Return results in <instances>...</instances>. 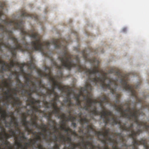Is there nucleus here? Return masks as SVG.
Segmentation results:
<instances>
[{"instance_id": "a19ab883", "label": "nucleus", "mask_w": 149, "mask_h": 149, "mask_svg": "<svg viewBox=\"0 0 149 149\" xmlns=\"http://www.w3.org/2000/svg\"><path fill=\"white\" fill-rule=\"evenodd\" d=\"M95 148V146L93 145V146H90V148H88L87 147H86V148H85L84 149H94Z\"/></svg>"}, {"instance_id": "dca6fc26", "label": "nucleus", "mask_w": 149, "mask_h": 149, "mask_svg": "<svg viewBox=\"0 0 149 149\" xmlns=\"http://www.w3.org/2000/svg\"><path fill=\"white\" fill-rule=\"evenodd\" d=\"M24 77L26 79L25 82H28L29 83L30 82H31L32 84V82H33L31 80V79L32 78V74L31 73H27L26 76H24Z\"/></svg>"}, {"instance_id": "1a4fd4ad", "label": "nucleus", "mask_w": 149, "mask_h": 149, "mask_svg": "<svg viewBox=\"0 0 149 149\" xmlns=\"http://www.w3.org/2000/svg\"><path fill=\"white\" fill-rule=\"evenodd\" d=\"M22 125L24 126L26 131L29 134L30 133L35 134L36 133V132H34L33 129L32 128H30L29 126V123L30 121L26 120L27 116H29L27 113V111L22 113Z\"/></svg>"}, {"instance_id": "58836bf2", "label": "nucleus", "mask_w": 149, "mask_h": 149, "mask_svg": "<svg viewBox=\"0 0 149 149\" xmlns=\"http://www.w3.org/2000/svg\"><path fill=\"white\" fill-rule=\"evenodd\" d=\"M25 84H24V86H25L24 87V88H25V87H26L27 88H28V87H29V83H28V82H25ZM24 88H22V89H24Z\"/></svg>"}, {"instance_id": "2eb2a0df", "label": "nucleus", "mask_w": 149, "mask_h": 149, "mask_svg": "<svg viewBox=\"0 0 149 149\" xmlns=\"http://www.w3.org/2000/svg\"><path fill=\"white\" fill-rule=\"evenodd\" d=\"M26 139V137L25 136V135L19 136L18 138V141H15V144L16 145H17L18 147H20L21 148H23V146L21 143V141H22L21 139Z\"/></svg>"}, {"instance_id": "f257e3e1", "label": "nucleus", "mask_w": 149, "mask_h": 149, "mask_svg": "<svg viewBox=\"0 0 149 149\" xmlns=\"http://www.w3.org/2000/svg\"><path fill=\"white\" fill-rule=\"evenodd\" d=\"M68 43H32L31 51L39 50L43 55L50 59L52 65L59 71V75L57 76V82L54 83L57 88L61 91V93L65 94V97L63 101L67 104L66 106L70 110H68L69 115L73 110L72 107L74 104L72 102L70 96L71 94V88L68 86H63L61 80L63 77L62 70L66 68L70 70L72 68H77L79 72L84 71L88 77L86 86L81 88L79 93L74 98L76 100V105L81 108L86 110L94 115L91 112L95 106L97 109L96 104L100 103V101L105 96L103 95L99 97L98 99H93V95L89 92L93 89V85L97 86L100 85L102 88L109 89L112 94H114L116 85L115 80L107 76L109 70L112 68L118 69L113 67L110 68L107 72H105L99 68L100 61L95 57L90 58L86 53V50L84 49L81 52L83 57L86 62L91 63L93 68L88 69L85 65L80 63V58L78 55L72 56L69 52L67 48ZM97 110L98 111L97 109ZM95 116V115H94Z\"/></svg>"}, {"instance_id": "bb28decb", "label": "nucleus", "mask_w": 149, "mask_h": 149, "mask_svg": "<svg viewBox=\"0 0 149 149\" xmlns=\"http://www.w3.org/2000/svg\"><path fill=\"white\" fill-rule=\"evenodd\" d=\"M13 123H14L15 126V127L16 128V127H19V125L18 123V122L17 121V120L16 118L15 117H14L13 118Z\"/></svg>"}, {"instance_id": "20e7f679", "label": "nucleus", "mask_w": 149, "mask_h": 149, "mask_svg": "<svg viewBox=\"0 0 149 149\" xmlns=\"http://www.w3.org/2000/svg\"><path fill=\"white\" fill-rule=\"evenodd\" d=\"M5 9L7 11L6 4L5 2L0 1V18L4 14L3 10ZM2 23L4 24H0V34L3 36L2 38L0 39V51H2V48H6L9 50V18L6 17L4 20H2ZM0 65H2L1 67V72L3 71H9V63L1 60L0 58Z\"/></svg>"}, {"instance_id": "8fccbe9b", "label": "nucleus", "mask_w": 149, "mask_h": 149, "mask_svg": "<svg viewBox=\"0 0 149 149\" xmlns=\"http://www.w3.org/2000/svg\"><path fill=\"white\" fill-rule=\"evenodd\" d=\"M122 146H124L125 147H128L129 146L128 145H127L126 143H124L123 144V145Z\"/></svg>"}, {"instance_id": "c03bdc74", "label": "nucleus", "mask_w": 149, "mask_h": 149, "mask_svg": "<svg viewBox=\"0 0 149 149\" xmlns=\"http://www.w3.org/2000/svg\"><path fill=\"white\" fill-rule=\"evenodd\" d=\"M89 50L90 51V52H94L95 54L97 53V52L96 51V50H95L94 49H89Z\"/></svg>"}, {"instance_id": "ea45409f", "label": "nucleus", "mask_w": 149, "mask_h": 149, "mask_svg": "<svg viewBox=\"0 0 149 149\" xmlns=\"http://www.w3.org/2000/svg\"><path fill=\"white\" fill-rule=\"evenodd\" d=\"M70 133H72V134H73V135H74L76 136L78 135L77 134V133L75 131V130L73 131L72 130V132Z\"/></svg>"}, {"instance_id": "69168bd1", "label": "nucleus", "mask_w": 149, "mask_h": 149, "mask_svg": "<svg viewBox=\"0 0 149 149\" xmlns=\"http://www.w3.org/2000/svg\"><path fill=\"white\" fill-rule=\"evenodd\" d=\"M101 52H102V53H103V52L101 51Z\"/></svg>"}, {"instance_id": "864d4df0", "label": "nucleus", "mask_w": 149, "mask_h": 149, "mask_svg": "<svg viewBox=\"0 0 149 149\" xmlns=\"http://www.w3.org/2000/svg\"><path fill=\"white\" fill-rule=\"evenodd\" d=\"M42 134V132H39L37 134L39 135L40 136Z\"/></svg>"}, {"instance_id": "bf43d9fd", "label": "nucleus", "mask_w": 149, "mask_h": 149, "mask_svg": "<svg viewBox=\"0 0 149 149\" xmlns=\"http://www.w3.org/2000/svg\"><path fill=\"white\" fill-rule=\"evenodd\" d=\"M1 134L0 133V135H1ZM0 139H2V137H1L0 136Z\"/></svg>"}, {"instance_id": "393cba45", "label": "nucleus", "mask_w": 149, "mask_h": 149, "mask_svg": "<svg viewBox=\"0 0 149 149\" xmlns=\"http://www.w3.org/2000/svg\"><path fill=\"white\" fill-rule=\"evenodd\" d=\"M58 116V118H60L62 119H65L67 120L68 118V117L66 116L65 113H62L61 115L59 116V114Z\"/></svg>"}, {"instance_id": "4c0bfd02", "label": "nucleus", "mask_w": 149, "mask_h": 149, "mask_svg": "<svg viewBox=\"0 0 149 149\" xmlns=\"http://www.w3.org/2000/svg\"><path fill=\"white\" fill-rule=\"evenodd\" d=\"M118 142L117 141V144H118ZM113 145V149H116V148H115V146H114L113 145H114V144H112ZM103 149H109V148L108 147V146H105L104 147V148H103Z\"/></svg>"}, {"instance_id": "5fc2aeb1", "label": "nucleus", "mask_w": 149, "mask_h": 149, "mask_svg": "<svg viewBox=\"0 0 149 149\" xmlns=\"http://www.w3.org/2000/svg\"><path fill=\"white\" fill-rule=\"evenodd\" d=\"M79 132H81V133H83V130L82 129H80Z\"/></svg>"}, {"instance_id": "052dcab7", "label": "nucleus", "mask_w": 149, "mask_h": 149, "mask_svg": "<svg viewBox=\"0 0 149 149\" xmlns=\"http://www.w3.org/2000/svg\"><path fill=\"white\" fill-rule=\"evenodd\" d=\"M146 144L149 147V145H148V143H147V141H146Z\"/></svg>"}, {"instance_id": "f03ea898", "label": "nucleus", "mask_w": 149, "mask_h": 149, "mask_svg": "<svg viewBox=\"0 0 149 149\" xmlns=\"http://www.w3.org/2000/svg\"><path fill=\"white\" fill-rule=\"evenodd\" d=\"M116 84V100L113 104L110 102L108 97L104 96L100 102L102 111H97L95 106L91 112L93 115H101L105 127L108 123L112 125L118 124L121 130L129 132L130 136L133 140L132 144L130 145L132 149H139L136 146L142 144L145 149H149L146 139L139 141L136 139L143 131L149 133V105L144 98L139 97L135 90L141 83L134 86L128 82ZM115 148L120 149L116 146Z\"/></svg>"}, {"instance_id": "338daca9", "label": "nucleus", "mask_w": 149, "mask_h": 149, "mask_svg": "<svg viewBox=\"0 0 149 149\" xmlns=\"http://www.w3.org/2000/svg\"><path fill=\"white\" fill-rule=\"evenodd\" d=\"M6 104H7V102H6Z\"/></svg>"}, {"instance_id": "09e8293b", "label": "nucleus", "mask_w": 149, "mask_h": 149, "mask_svg": "<svg viewBox=\"0 0 149 149\" xmlns=\"http://www.w3.org/2000/svg\"><path fill=\"white\" fill-rule=\"evenodd\" d=\"M11 90H13L15 91H17H17H18V90H17V87H15L14 88L11 89Z\"/></svg>"}, {"instance_id": "49530a36", "label": "nucleus", "mask_w": 149, "mask_h": 149, "mask_svg": "<svg viewBox=\"0 0 149 149\" xmlns=\"http://www.w3.org/2000/svg\"><path fill=\"white\" fill-rule=\"evenodd\" d=\"M15 132L16 131H18L19 133H20V131H21L20 129H19L18 127L15 128Z\"/></svg>"}, {"instance_id": "c756f323", "label": "nucleus", "mask_w": 149, "mask_h": 149, "mask_svg": "<svg viewBox=\"0 0 149 149\" xmlns=\"http://www.w3.org/2000/svg\"><path fill=\"white\" fill-rule=\"evenodd\" d=\"M55 143V146L53 147V149H59V146L60 144H58L56 142H54Z\"/></svg>"}, {"instance_id": "412c9836", "label": "nucleus", "mask_w": 149, "mask_h": 149, "mask_svg": "<svg viewBox=\"0 0 149 149\" xmlns=\"http://www.w3.org/2000/svg\"><path fill=\"white\" fill-rule=\"evenodd\" d=\"M70 134L69 133H68L67 134V137H66V139H65V143L66 142H67V143L68 144H70V143H71L72 139V138L70 136Z\"/></svg>"}, {"instance_id": "7ed1b4c3", "label": "nucleus", "mask_w": 149, "mask_h": 149, "mask_svg": "<svg viewBox=\"0 0 149 149\" xmlns=\"http://www.w3.org/2000/svg\"><path fill=\"white\" fill-rule=\"evenodd\" d=\"M21 47L22 48V50L20 49H17V50H19L21 52L26 51L28 52L30 55L31 60L30 61L27 62V63H20L17 62H16V57H15V59H13L15 63L14 67L15 66H17L20 68V70L21 72L24 74V73L23 68L25 66H26L29 69L31 70L36 69L38 75L40 77H45L46 78L48 79L49 80L52 82V88H47L46 94L47 96H48L49 97H50L53 94L54 96V97L52 98V100H50L49 102H47L46 100H44L43 102L46 108H49L52 107L54 109L52 112H49L48 114H45V116L47 118V120L49 121V125H50V123H51L52 124H57V123L55 120L52 119L51 118L52 114L58 115L61 109L60 107H58L57 106V103L56 101L58 99L59 96L58 94L55 91V89L57 88H56V86H54V82H57V76L53 75L51 71L52 67H49L47 65L45 66V70L47 72V73H46V72L42 71L40 69L36 68V65L34 63V59L32 57L31 55L33 52L37 51V50H34L33 51H31L30 50V48L31 47Z\"/></svg>"}, {"instance_id": "b1692460", "label": "nucleus", "mask_w": 149, "mask_h": 149, "mask_svg": "<svg viewBox=\"0 0 149 149\" xmlns=\"http://www.w3.org/2000/svg\"><path fill=\"white\" fill-rule=\"evenodd\" d=\"M68 121V119L67 120L65 119H62V120L60 122V124L61 125L60 126V128L61 130H62V127L63 126V127H65V124L66 121Z\"/></svg>"}, {"instance_id": "13d9d810", "label": "nucleus", "mask_w": 149, "mask_h": 149, "mask_svg": "<svg viewBox=\"0 0 149 149\" xmlns=\"http://www.w3.org/2000/svg\"><path fill=\"white\" fill-rule=\"evenodd\" d=\"M15 74L16 75H17V72L15 71Z\"/></svg>"}, {"instance_id": "f8f14e48", "label": "nucleus", "mask_w": 149, "mask_h": 149, "mask_svg": "<svg viewBox=\"0 0 149 149\" xmlns=\"http://www.w3.org/2000/svg\"><path fill=\"white\" fill-rule=\"evenodd\" d=\"M14 102H12V104L14 106H15L16 105H17V108L16 109V111L17 112H19L21 108L20 107V106L22 104V102L20 101V99L19 97H14Z\"/></svg>"}, {"instance_id": "37998d69", "label": "nucleus", "mask_w": 149, "mask_h": 149, "mask_svg": "<svg viewBox=\"0 0 149 149\" xmlns=\"http://www.w3.org/2000/svg\"><path fill=\"white\" fill-rule=\"evenodd\" d=\"M31 145V143L28 142V143H25V148H24V149H27V145L30 146Z\"/></svg>"}, {"instance_id": "f704fd0d", "label": "nucleus", "mask_w": 149, "mask_h": 149, "mask_svg": "<svg viewBox=\"0 0 149 149\" xmlns=\"http://www.w3.org/2000/svg\"><path fill=\"white\" fill-rule=\"evenodd\" d=\"M37 145L38 146L39 149H45L42 144H37Z\"/></svg>"}, {"instance_id": "de8ad7c7", "label": "nucleus", "mask_w": 149, "mask_h": 149, "mask_svg": "<svg viewBox=\"0 0 149 149\" xmlns=\"http://www.w3.org/2000/svg\"><path fill=\"white\" fill-rule=\"evenodd\" d=\"M81 145V143L79 142L77 143V144H76V147L77 148V147L80 146Z\"/></svg>"}, {"instance_id": "c85d7f7f", "label": "nucleus", "mask_w": 149, "mask_h": 149, "mask_svg": "<svg viewBox=\"0 0 149 149\" xmlns=\"http://www.w3.org/2000/svg\"><path fill=\"white\" fill-rule=\"evenodd\" d=\"M3 83L4 84V86L7 88H9L11 85L10 82L8 83L6 81L5 82H3Z\"/></svg>"}, {"instance_id": "6ab92c4d", "label": "nucleus", "mask_w": 149, "mask_h": 149, "mask_svg": "<svg viewBox=\"0 0 149 149\" xmlns=\"http://www.w3.org/2000/svg\"><path fill=\"white\" fill-rule=\"evenodd\" d=\"M16 80L17 83H18L17 85L20 88H23L25 86L19 80L18 77H16Z\"/></svg>"}, {"instance_id": "2f4dec72", "label": "nucleus", "mask_w": 149, "mask_h": 149, "mask_svg": "<svg viewBox=\"0 0 149 149\" xmlns=\"http://www.w3.org/2000/svg\"><path fill=\"white\" fill-rule=\"evenodd\" d=\"M47 135L44 134V133L42 132V134L41 135V136H42V139H44L46 141H48V139H47L46 137V136Z\"/></svg>"}, {"instance_id": "6e6d98bb", "label": "nucleus", "mask_w": 149, "mask_h": 149, "mask_svg": "<svg viewBox=\"0 0 149 149\" xmlns=\"http://www.w3.org/2000/svg\"><path fill=\"white\" fill-rule=\"evenodd\" d=\"M64 149H70V148H68V147L65 146L64 148Z\"/></svg>"}, {"instance_id": "39448f33", "label": "nucleus", "mask_w": 149, "mask_h": 149, "mask_svg": "<svg viewBox=\"0 0 149 149\" xmlns=\"http://www.w3.org/2000/svg\"><path fill=\"white\" fill-rule=\"evenodd\" d=\"M39 90L37 89V87L36 86V84L34 82H32V86L33 89H30L29 90L27 89H23V91L25 93L27 94L29 97L27 100V102H29L30 103L27 104V105L30 106V107L33 105H36V104H40V101L39 100H36L34 98L32 97V95L33 93H35L37 95L40 96H42L45 97L47 96L46 94L43 93H41L40 94L39 93V90L41 88H46L44 84L42 83V81L41 79L38 81Z\"/></svg>"}, {"instance_id": "0eeeda50", "label": "nucleus", "mask_w": 149, "mask_h": 149, "mask_svg": "<svg viewBox=\"0 0 149 149\" xmlns=\"http://www.w3.org/2000/svg\"><path fill=\"white\" fill-rule=\"evenodd\" d=\"M31 110H28L27 111V113L28 116H30L31 121H36L37 120V116L35 113L37 112L43 113V112L39 109V108L40 107V104H36V105H33L31 106Z\"/></svg>"}, {"instance_id": "774afa93", "label": "nucleus", "mask_w": 149, "mask_h": 149, "mask_svg": "<svg viewBox=\"0 0 149 149\" xmlns=\"http://www.w3.org/2000/svg\"><path fill=\"white\" fill-rule=\"evenodd\" d=\"M0 149H1L0 148ZM4 149V148H3V149Z\"/></svg>"}, {"instance_id": "9b49d317", "label": "nucleus", "mask_w": 149, "mask_h": 149, "mask_svg": "<svg viewBox=\"0 0 149 149\" xmlns=\"http://www.w3.org/2000/svg\"><path fill=\"white\" fill-rule=\"evenodd\" d=\"M52 125L51 126V127L53 128V129L54 130V131L53 132H51L50 131V130H48V133L49 134V135H48L49 137L50 136V135H54V137L53 138L51 139H48V141H52L54 142H57L58 141V137L56 136L55 133L57 131V127L56 126V125Z\"/></svg>"}, {"instance_id": "0e129e2a", "label": "nucleus", "mask_w": 149, "mask_h": 149, "mask_svg": "<svg viewBox=\"0 0 149 149\" xmlns=\"http://www.w3.org/2000/svg\"><path fill=\"white\" fill-rule=\"evenodd\" d=\"M62 105H64V104H63V103H62Z\"/></svg>"}, {"instance_id": "423d86ee", "label": "nucleus", "mask_w": 149, "mask_h": 149, "mask_svg": "<svg viewBox=\"0 0 149 149\" xmlns=\"http://www.w3.org/2000/svg\"><path fill=\"white\" fill-rule=\"evenodd\" d=\"M104 129H105L104 132L103 131L97 132L96 134L98 136L100 140L104 145L107 144V141L113 143V144L117 143V139L115 138V136L118 138L121 141H124L123 135L121 133H115L114 134V137L112 138L109 134L110 130L109 129H105V127Z\"/></svg>"}, {"instance_id": "680f3d73", "label": "nucleus", "mask_w": 149, "mask_h": 149, "mask_svg": "<svg viewBox=\"0 0 149 149\" xmlns=\"http://www.w3.org/2000/svg\"><path fill=\"white\" fill-rule=\"evenodd\" d=\"M14 94L15 95H16L17 94H16V93H14Z\"/></svg>"}, {"instance_id": "79ce46f5", "label": "nucleus", "mask_w": 149, "mask_h": 149, "mask_svg": "<svg viewBox=\"0 0 149 149\" xmlns=\"http://www.w3.org/2000/svg\"><path fill=\"white\" fill-rule=\"evenodd\" d=\"M10 114V117H11V120H12L13 121V118L14 117H12V116L14 115V113L13 112H10L9 113Z\"/></svg>"}, {"instance_id": "4d7b16f0", "label": "nucleus", "mask_w": 149, "mask_h": 149, "mask_svg": "<svg viewBox=\"0 0 149 149\" xmlns=\"http://www.w3.org/2000/svg\"><path fill=\"white\" fill-rule=\"evenodd\" d=\"M3 127L2 126H0V128L2 130L3 129Z\"/></svg>"}, {"instance_id": "a211bd4d", "label": "nucleus", "mask_w": 149, "mask_h": 149, "mask_svg": "<svg viewBox=\"0 0 149 149\" xmlns=\"http://www.w3.org/2000/svg\"><path fill=\"white\" fill-rule=\"evenodd\" d=\"M59 139V140H58V141L59 142L61 143L62 144L65 145L66 137L65 136L60 133Z\"/></svg>"}, {"instance_id": "cd10ccee", "label": "nucleus", "mask_w": 149, "mask_h": 149, "mask_svg": "<svg viewBox=\"0 0 149 149\" xmlns=\"http://www.w3.org/2000/svg\"><path fill=\"white\" fill-rule=\"evenodd\" d=\"M0 113L1 114L8 116L5 110H2V108H0Z\"/></svg>"}, {"instance_id": "a18cd8bd", "label": "nucleus", "mask_w": 149, "mask_h": 149, "mask_svg": "<svg viewBox=\"0 0 149 149\" xmlns=\"http://www.w3.org/2000/svg\"><path fill=\"white\" fill-rule=\"evenodd\" d=\"M71 125L74 128L76 127V124L74 122H72Z\"/></svg>"}, {"instance_id": "72a5a7b5", "label": "nucleus", "mask_w": 149, "mask_h": 149, "mask_svg": "<svg viewBox=\"0 0 149 149\" xmlns=\"http://www.w3.org/2000/svg\"><path fill=\"white\" fill-rule=\"evenodd\" d=\"M70 144H71V146H70V149H75L76 148V144H75V143H72Z\"/></svg>"}, {"instance_id": "603ef678", "label": "nucleus", "mask_w": 149, "mask_h": 149, "mask_svg": "<svg viewBox=\"0 0 149 149\" xmlns=\"http://www.w3.org/2000/svg\"><path fill=\"white\" fill-rule=\"evenodd\" d=\"M20 134H21L22 135H24V133L23 132H22L21 131H20Z\"/></svg>"}, {"instance_id": "7c9ffc66", "label": "nucleus", "mask_w": 149, "mask_h": 149, "mask_svg": "<svg viewBox=\"0 0 149 149\" xmlns=\"http://www.w3.org/2000/svg\"><path fill=\"white\" fill-rule=\"evenodd\" d=\"M36 138H35L36 139V142L37 141H41V137L39 135H38L37 134H36Z\"/></svg>"}, {"instance_id": "6e6552de", "label": "nucleus", "mask_w": 149, "mask_h": 149, "mask_svg": "<svg viewBox=\"0 0 149 149\" xmlns=\"http://www.w3.org/2000/svg\"><path fill=\"white\" fill-rule=\"evenodd\" d=\"M82 115V113L81 112H80L77 115L80 118L79 120L80 123L82 127H83L84 124L86 123L87 124L86 127L85 128L87 130L88 135L89 136H90V134L89 133V130H92L93 129V125L92 124H91L89 125L88 124L91 120L93 119V117H91L90 119H87L86 117L81 118Z\"/></svg>"}, {"instance_id": "aec40b11", "label": "nucleus", "mask_w": 149, "mask_h": 149, "mask_svg": "<svg viewBox=\"0 0 149 149\" xmlns=\"http://www.w3.org/2000/svg\"><path fill=\"white\" fill-rule=\"evenodd\" d=\"M30 122L29 123L31 126H33L36 129H39V126L38 123L36 121H30Z\"/></svg>"}, {"instance_id": "4468645a", "label": "nucleus", "mask_w": 149, "mask_h": 149, "mask_svg": "<svg viewBox=\"0 0 149 149\" xmlns=\"http://www.w3.org/2000/svg\"><path fill=\"white\" fill-rule=\"evenodd\" d=\"M10 90L9 89H7V91L4 92V94L6 95L5 99L8 101V102L10 101L11 100H13V99L14 98V97L13 96L12 94L10 93Z\"/></svg>"}, {"instance_id": "ddd939ff", "label": "nucleus", "mask_w": 149, "mask_h": 149, "mask_svg": "<svg viewBox=\"0 0 149 149\" xmlns=\"http://www.w3.org/2000/svg\"><path fill=\"white\" fill-rule=\"evenodd\" d=\"M1 116L2 118L3 119V120L4 121V124L6 125V127H8L9 129H11L12 123L13 122L12 120H11L10 121V122L7 121L6 120V117L7 116L3 115H1Z\"/></svg>"}, {"instance_id": "e2e57ef3", "label": "nucleus", "mask_w": 149, "mask_h": 149, "mask_svg": "<svg viewBox=\"0 0 149 149\" xmlns=\"http://www.w3.org/2000/svg\"><path fill=\"white\" fill-rule=\"evenodd\" d=\"M2 90H3V87L2 88Z\"/></svg>"}, {"instance_id": "9d476101", "label": "nucleus", "mask_w": 149, "mask_h": 149, "mask_svg": "<svg viewBox=\"0 0 149 149\" xmlns=\"http://www.w3.org/2000/svg\"><path fill=\"white\" fill-rule=\"evenodd\" d=\"M94 129V126L93 125V129L92 130H89V133H90V135L88 136V133H87V131L86 132L84 133V135L82 136L81 137V138L82 139V141H81V142L83 144V147H84V148L83 149H84L85 148H86V147H87L88 146H93V143L92 142H90V141H84V137L85 136H86L87 138H88L90 137L91 136V135L90 134V131H93Z\"/></svg>"}, {"instance_id": "a878e982", "label": "nucleus", "mask_w": 149, "mask_h": 149, "mask_svg": "<svg viewBox=\"0 0 149 149\" xmlns=\"http://www.w3.org/2000/svg\"><path fill=\"white\" fill-rule=\"evenodd\" d=\"M9 132L11 137H15L16 135V131L13 130L12 129L9 130Z\"/></svg>"}, {"instance_id": "473e14b6", "label": "nucleus", "mask_w": 149, "mask_h": 149, "mask_svg": "<svg viewBox=\"0 0 149 149\" xmlns=\"http://www.w3.org/2000/svg\"><path fill=\"white\" fill-rule=\"evenodd\" d=\"M30 144H31H31L33 145H36V144L37 143L36 141V139H35V138L33 139H31L30 142Z\"/></svg>"}, {"instance_id": "c9c22d12", "label": "nucleus", "mask_w": 149, "mask_h": 149, "mask_svg": "<svg viewBox=\"0 0 149 149\" xmlns=\"http://www.w3.org/2000/svg\"><path fill=\"white\" fill-rule=\"evenodd\" d=\"M3 144L6 145L7 146H9V145H10V143L9 141L7 140L6 141H3Z\"/></svg>"}, {"instance_id": "5701e85b", "label": "nucleus", "mask_w": 149, "mask_h": 149, "mask_svg": "<svg viewBox=\"0 0 149 149\" xmlns=\"http://www.w3.org/2000/svg\"><path fill=\"white\" fill-rule=\"evenodd\" d=\"M68 121H71L72 122H74L76 119L77 117L75 116L72 115H69L68 116Z\"/></svg>"}, {"instance_id": "4be33fe9", "label": "nucleus", "mask_w": 149, "mask_h": 149, "mask_svg": "<svg viewBox=\"0 0 149 149\" xmlns=\"http://www.w3.org/2000/svg\"><path fill=\"white\" fill-rule=\"evenodd\" d=\"M62 130H63L66 132H67V134L68 133V132H70V133L72 132V129H70V127H66L65 126V127H62Z\"/></svg>"}, {"instance_id": "e433bc0d", "label": "nucleus", "mask_w": 149, "mask_h": 149, "mask_svg": "<svg viewBox=\"0 0 149 149\" xmlns=\"http://www.w3.org/2000/svg\"><path fill=\"white\" fill-rule=\"evenodd\" d=\"M5 137H6V139L10 138V137H11L10 136V134H8V133H5Z\"/></svg>"}, {"instance_id": "3c124183", "label": "nucleus", "mask_w": 149, "mask_h": 149, "mask_svg": "<svg viewBox=\"0 0 149 149\" xmlns=\"http://www.w3.org/2000/svg\"><path fill=\"white\" fill-rule=\"evenodd\" d=\"M2 130L3 131V132L4 133H5H5H6V129H5L4 128H3H3H2Z\"/></svg>"}, {"instance_id": "f3484780", "label": "nucleus", "mask_w": 149, "mask_h": 149, "mask_svg": "<svg viewBox=\"0 0 149 149\" xmlns=\"http://www.w3.org/2000/svg\"><path fill=\"white\" fill-rule=\"evenodd\" d=\"M47 125L44 123H42L41 125H39V129H42V131L44 133L47 132H48L49 130H47Z\"/></svg>"}]
</instances>
